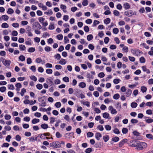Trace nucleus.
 <instances>
[{"mask_svg": "<svg viewBox=\"0 0 153 153\" xmlns=\"http://www.w3.org/2000/svg\"><path fill=\"white\" fill-rule=\"evenodd\" d=\"M102 116L103 117L105 118L108 119H110L109 118V114L107 112H105L103 113L102 114Z\"/></svg>", "mask_w": 153, "mask_h": 153, "instance_id": "15", "label": "nucleus"}, {"mask_svg": "<svg viewBox=\"0 0 153 153\" xmlns=\"http://www.w3.org/2000/svg\"><path fill=\"white\" fill-rule=\"evenodd\" d=\"M146 137L148 138L152 139L153 138V135H152V134H146Z\"/></svg>", "mask_w": 153, "mask_h": 153, "instance_id": "63", "label": "nucleus"}, {"mask_svg": "<svg viewBox=\"0 0 153 153\" xmlns=\"http://www.w3.org/2000/svg\"><path fill=\"white\" fill-rule=\"evenodd\" d=\"M64 118L68 122H69L70 121V117L68 115H66L64 117Z\"/></svg>", "mask_w": 153, "mask_h": 153, "instance_id": "50", "label": "nucleus"}, {"mask_svg": "<svg viewBox=\"0 0 153 153\" xmlns=\"http://www.w3.org/2000/svg\"><path fill=\"white\" fill-rule=\"evenodd\" d=\"M21 137L19 135H17L16 136L15 139L17 141H20L21 140Z\"/></svg>", "mask_w": 153, "mask_h": 153, "instance_id": "48", "label": "nucleus"}, {"mask_svg": "<svg viewBox=\"0 0 153 153\" xmlns=\"http://www.w3.org/2000/svg\"><path fill=\"white\" fill-rule=\"evenodd\" d=\"M113 82L115 84H117L119 83L120 80L118 79H115L113 80Z\"/></svg>", "mask_w": 153, "mask_h": 153, "instance_id": "58", "label": "nucleus"}, {"mask_svg": "<svg viewBox=\"0 0 153 153\" xmlns=\"http://www.w3.org/2000/svg\"><path fill=\"white\" fill-rule=\"evenodd\" d=\"M144 119L145 121L147 123H150L153 122V120L149 117L145 116Z\"/></svg>", "mask_w": 153, "mask_h": 153, "instance_id": "7", "label": "nucleus"}, {"mask_svg": "<svg viewBox=\"0 0 153 153\" xmlns=\"http://www.w3.org/2000/svg\"><path fill=\"white\" fill-rule=\"evenodd\" d=\"M79 86L82 88H84L86 86V84L85 82H81L79 83Z\"/></svg>", "mask_w": 153, "mask_h": 153, "instance_id": "24", "label": "nucleus"}, {"mask_svg": "<svg viewBox=\"0 0 153 153\" xmlns=\"http://www.w3.org/2000/svg\"><path fill=\"white\" fill-rule=\"evenodd\" d=\"M66 62H67L65 59L62 58L59 61V63L61 65H64L66 63Z\"/></svg>", "mask_w": 153, "mask_h": 153, "instance_id": "17", "label": "nucleus"}, {"mask_svg": "<svg viewBox=\"0 0 153 153\" xmlns=\"http://www.w3.org/2000/svg\"><path fill=\"white\" fill-rule=\"evenodd\" d=\"M108 109L110 111L111 114H115L117 113V111L112 105L108 107Z\"/></svg>", "mask_w": 153, "mask_h": 153, "instance_id": "4", "label": "nucleus"}, {"mask_svg": "<svg viewBox=\"0 0 153 153\" xmlns=\"http://www.w3.org/2000/svg\"><path fill=\"white\" fill-rule=\"evenodd\" d=\"M138 143H139L138 141H132L131 143V144H130V145L132 147H136L137 146Z\"/></svg>", "mask_w": 153, "mask_h": 153, "instance_id": "12", "label": "nucleus"}, {"mask_svg": "<svg viewBox=\"0 0 153 153\" xmlns=\"http://www.w3.org/2000/svg\"><path fill=\"white\" fill-rule=\"evenodd\" d=\"M39 22L42 23L44 21L45 19L43 18L42 17H40L38 18Z\"/></svg>", "mask_w": 153, "mask_h": 153, "instance_id": "54", "label": "nucleus"}, {"mask_svg": "<svg viewBox=\"0 0 153 153\" xmlns=\"http://www.w3.org/2000/svg\"><path fill=\"white\" fill-rule=\"evenodd\" d=\"M1 26L2 28H7L9 27V25L6 23H3L2 24Z\"/></svg>", "mask_w": 153, "mask_h": 153, "instance_id": "21", "label": "nucleus"}, {"mask_svg": "<svg viewBox=\"0 0 153 153\" xmlns=\"http://www.w3.org/2000/svg\"><path fill=\"white\" fill-rule=\"evenodd\" d=\"M93 38V36L92 35H89L87 36V39L88 41H90Z\"/></svg>", "mask_w": 153, "mask_h": 153, "instance_id": "45", "label": "nucleus"}, {"mask_svg": "<svg viewBox=\"0 0 153 153\" xmlns=\"http://www.w3.org/2000/svg\"><path fill=\"white\" fill-rule=\"evenodd\" d=\"M36 87L39 90L42 89L43 87L42 85L40 84H37Z\"/></svg>", "mask_w": 153, "mask_h": 153, "instance_id": "49", "label": "nucleus"}, {"mask_svg": "<svg viewBox=\"0 0 153 153\" xmlns=\"http://www.w3.org/2000/svg\"><path fill=\"white\" fill-rule=\"evenodd\" d=\"M52 70L51 69H48L46 70V72L48 74H51L52 73Z\"/></svg>", "mask_w": 153, "mask_h": 153, "instance_id": "56", "label": "nucleus"}, {"mask_svg": "<svg viewBox=\"0 0 153 153\" xmlns=\"http://www.w3.org/2000/svg\"><path fill=\"white\" fill-rule=\"evenodd\" d=\"M53 79L51 77L48 78L46 79V82L50 86H51L53 84Z\"/></svg>", "mask_w": 153, "mask_h": 153, "instance_id": "6", "label": "nucleus"}, {"mask_svg": "<svg viewBox=\"0 0 153 153\" xmlns=\"http://www.w3.org/2000/svg\"><path fill=\"white\" fill-rule=\"evenodd\" d=\"M44 14L46 15H51L53 14V12L51 9L48 10V11L45 12H44Z\"/></svg>", "mask_w": 153, "mask_h": 153, "instance_id": "23", "label": "nucleus"}, {"mask_svg": "<svg viewBox=\"0 0 153 153\" xmlns=\"http://www.w3.org/2000/svg\"><path fill=\"white\" fill-rule=\"evenodd\" d=\"M19 46V49L21 51H24L26 49V47L24 45H20Z\"/></svg>", "mask_w": 153, "mask_h": 153, "instance_id": "16", "label": "nucleus"}, {"mask_svg": "<svg viewBox=\"0 0 153 153\" xmlns=\"http://www.w3.org/2000/svg\"><path fill=\"white\" fill-rule=\"evenodd\" d=\"M50 124H52L55 121V118L53 117H51L50 118Z\"/></svg>", "mask_w": 153, "mask_h": 153, "instance_id": "61", "label": "nucleus"}, {"mask_svg": "<svg viewBox=\"0 0 153 153\" xmlns=\"http://www.w3.org/2000/svg\"><path fill=\"white\" fill-rule=\"evenodd\" d=\"M63 80L64 82H69V78L68 77L65 76L63 78Z\"/></svg>", "mask_w": 153, "mask_h": 153, "instance_id": "53", "label": "nucleus"}, {"mask_svg": "<svg viewBox=\"0 0 153 153\" xmlns=\"http://www.w3.org/2000/svg\"><path fill=\"white\" fill-rule=\"evenodd\" d=\"M113 13L114 15L116 16H118L120 15L119 12L116 10H114Z\"/></svg>", "mask_w": 153, "mask_h": 153, "instance_id": "55", "label": "nucleus"}, {"mask_svg": "<svg viewBox=\"0 0 153 153\" xmlns=\"http://www.w3.org/2000/svg\"><path fill=\"white\" fill-rule=\"evenodd\" d=\"M81 92V91L78 89H76L75 92L74 94L77 97H79L80 94Z\"/></svg>", "mask_w": 153, "mask_h": 153, "instance_id": "11", "label": "nucleus"}, {"mask_svg": "<svg viewBox=\"0 0 153 153\" xmlns=\"http://www.w3.org/2000/svg\"><path fill=\"white\" fill-rule=\"evenodd\" d=\"M120 95L118 94H115L113 97V98L115 100H117L120 97Z\"/></svg>", "mask_w": 153, "mask_h": 153, "instance_id": "34", "label": "nucleus"}, {"mask_svg": "<svg viewBox=\"0 0 153 153\" xmlns=\"http://www.w3.org/2000/svg\"><path fill=\"white\" fill-rule=\"evenodd\" d=\"M57 39L59 40H62L63 38V36L62 34H59L56 36Z\"/></svg>", "mask_w": 153, "mask_h": 153, "instance_id": "35", "label": "nucleus"}, {"mask_svg": "<svg viewBox=\"0 0 153 153\" xmlns=\"http://www.w3.org/2000/svg\"><path fill=\"white\" fill-rule=\"evenodd\" d=\"M1 59H2V62L5 66H9L10 65L11 61L10 60H6L3 57H1Z\"/></svg>", "mask_w": 153, "mask_h": 153, "instance_id": "3", "label": "nucleus"}, {"mask_svg": "<svg viewBox=\"0 0 153 153\" xmlns=\"http://www.w3.org/2000/svg\"><path fill=\"white\" fill-rule=\"evenodd\" d=\"M55 58L57 60H59L60 59L61 56L60 54L57 53L54 56Z\"/></svg>", "mask_w": 153, "mask_h": 153, "instance_id": "40", "label": "nucleus"}, {"mask_svg": "<svg viewBox=\"0 0 153 153\" xmlns=\"http://www.w3.org/2000/svg\"><path fill=\"white\" fill-rule=\"evenodd\" d=\"M147 146V144L145 142H140L139 141L137 146L136 148V149L138 150H140L146 148Z\"/></svg>", "mask_w": 153, "mask_h": 153, "instance_id": "1", "label": "nucleus"}, {"mask_svg": "<svg viewBox=\"0 0 153 153\" xmlns=\"http://www.w3.org/2000/svg\"><path fill=\"white\" fill-rule=\"evenodd\" d=\"M128 132V130L126 128H124L122 129V132L123 134H126Z\"/></svg>", "mask_w": 153, "mask_h": 153, "instance_id": "39", "label": "nucleus"}, {"mask_svg": "<svg viewBox=\"0 0 153 153\" xmlns=\"http://www.w3.org/2000/svg\"><path fill=\"white\" fill-rule=\"evenodd\" d=\"M109 40V39L108 37H105L104 39V42L106 44H107Z\"/></svg>", "mask_w": 153, "mask_h": 153, "instance_id": "59", "label": "nucleus"}, {"mask_svg": "<svg viewBox=\"0 0 153 153\" xmlns=\"http://www.w3.org/2000/svg\"><path fill=\"white\" fill-rule=\"evenodd\" d=\"M146 105L147 106L151 107V106H153V102H147L146 104Z\"/></svg>", "mask_w": 153, "mask_h": 153, "instance_id": "33", "label": "nucleus"}, {"mask_svg": "<svg viewBox=\"0 0 153 153\" xmlns=\"http://www.w3.org/2000/svg\"><path fill=\"white\" fill-rule=\"evenodd\" d=\"M39 122V120L38 119L34 118L32 120V123L33 124H36Z\"/></svg>", "mask_w": 153, "mask_h": 153, "instance_id": "18", "label": "nucleus"}, {"mask_svg": "<svg viewBox=\"0 0 153 153\" xmlns=\"http://www.w3.org/2000/svg\"><path fill=\"white\" fill-rule=\"evenodd\" d=\"M100 23V22L97 20H94V21L93 24L92 25L93 27H94L96 26L97 25Z\"/></svg>", "mask_w": 153, "mask_h": 153, "instance_id": "36", "label": "nucleus"}, {"mask_svg": "<svg viewBox=\"0 0 153 153\" xmlns=\"http://www.w3.org/2000/svg\"><path fill=\"white\" fill-rule=\"evenodd\" d=\"M111 21V19L109 18H107L104 20V23L106 25L108 24Z\"/></svg>", "mask_w": 153, "mask_h": 153, "instance_id": "20", "label": "nucleus"}, {"mask_svg": "<svg viewBox=\"0 0 153 153\" xmlns=\"http://www.w3.org/2000/svg\"><path fill=\"white\" fill-rule=\"evenodd\" d=\"M4 118L6 120H10L11 118V116L9 114H6L5 115Z\"/></svg>", "mask_w": 153, "mask_h": 153, "instance_id": "46", "label": "nucleus"}, {"mask_svg": "<svg viewBox=\"0 0 153 153\" xmlns=\"http://www.w3.org/2000/svg\"><path fill=\"white\" fill-rule=\"evenodd\" d=\"M35 51V49L33 47H31L29 48L28 49V51L30 53H33Z\"/></svg>", "mask_w": 153, "mask_h": 153, "instance_id": "29", "label": "nucleus"}, {"mask_svg": "<svg viewBox=\"0 0 153 153\" xmlns=\"http://www.w3.org/2000/svg\"><path fill=\"white\" fill-rule=\"evenodd\" d=\"M124 7L126 9H128L130 7L129 4L127 3H125L124 4Z\"/></svg>", "mask_w": 153, "mask_h": 153, "instance_id": "26", "label": "nucleus"}, {"mask_svg": "<svg viewBox=\"0 0 153 153\" xmlns=\"http://www.w3.org/2000/svg\"><path fill=\"white\" fill-rule=\"evenodd\" d=\"M97 128L101 131H102L104 130V128L103 126L100 125H99L97 126Z\"/></svg>", "mask_w": 153, "mask_h": 153, "instance_id": "38", "label": "nucleus"}, {"mask_svg": "<svg viewBox=\"0 0 153 153\" xmlns=\"http://www.w3.org/2000/svg\"><path fill=\"white\" fill-rule=\"evenodd\" d=\"M32 25L33 27L34 28H36L37 29H40L41 28V25L38 22H35Z\"/></svg>", "mask_w": 153, "mask_h": 153, "instance_id": "5", "label": "nucleus"}, {"mask_svg": "<svg viewBox=\"0 0 153 153\" xmlns=\"http://www.w3.org/2000/svg\"><path fill=\"white\" fill-rule=\"evenodd\" d=\"M55 106L57 108H59L61 107V104L60 102H57L55 104Z\"/></svg>", "mask_w": 153, "mask_h": 153, "instance_id": "62", "label": "nucleus"}, {"mask_svg": "<svg viewBox=\"0 0 153 153\" xmlns=\"http://www.w3.org/2000/svg\"><path fill=\"white\" fill-rule=\"evenodd\" d=\"M26 91V90L24 88H23L22 89L20 93V94L21 96H24L25 93Z\"/></svg>", "mask_w": 153, "mask_h": 153, "instance_id": "30", "label": "nucleus"}, {"mask_svg": "<svg viewBox=\"0 0 153 153\" xmlns=\"http://www.w3.org/2000/svg\"><path fill=\"white\" fill-rule=\"evenodd\" d=\"M114 132L117 134H119L120 133V131L117 128H115L113 130Z\"/></svg>", "mask_w": 153, "mask_h": 153, "instance_id": "44", "label": "nucleus"}, {"mask_svg": "<svg viewBox=\"0 0 153 153\" xmlns=\"http://www.w3.org/2000/svg\"><path fill=\"white\" fill-rule=\"evenodd\" d=\"M36 62L38 63H40L41 62H43V63H45V61H42V59L40 58H36Z\"/></svg>", "mask_w": 153, "mask_h": 153, "instance_id": "19", "label": "nucleus"}, {"mask_svg": "<svg viewBox=\"0 0 153 153\" xmlns=\"http://www.w3.org/2000/svg\"><path fill=\"white\" fill-rule=\"evenodd\" d=\"M105 127V128L107 131H109L111 129V126L109 125H106Z\"/></svg>", "mask_w": 153, "mask_h": 153, "instance_id": "41", "label": "nucleus"}, {"mask_svg": "<svg viewBox=\"0 0 153 153\" xmlns=\"http://www.w3.org/2000/svg\"><path fill=\"white\" fill-rule=\"evenodd\" d=\"M6 90V88L5 87L3 86L0 88V91L2 92H4Z\"/></svg>", "mask_w": 153, "mask_h": 153, "instance_id": "60", "label": "nucleus"}, {"mask_svg": "<svg viewBox=\"0 0 153 153\" xmlns=\"http://www.w3.org/2000/svg\"><path fill=\"white\" fill-rule=\"evenodd\" d=\"M14 12V11L12 8H8L7 13L10 14H12Z\"/></svg>", "mask_w": 153, "mask_h": 153, "instance_id": "27", "label": "nucleus"}, {"mask_svg": "<svg viewBox=\"0 0 153 153\" xmlns=\"http://www.w3.org/2000/svg\"><path fill=\"white\" fill-rule=\"evenodd\" d=\"M142 68L143 71L146 72L147 74H149L150 72V71L149 69H147L146 66H143L142 67Z\"/></svg>", "mask_w": 153, "mask_h": 153, "instance_id": "13", "label": "nucleus"}, {"mask_svg": "<svg viewBox=\"0 0 153 153\" xmlns=\"http://www.w3.org/2000/svg\"><path fill=\"white\" fill-rule=\"evenodd\" d=\"M19 59L21 61L23 62L25 60V58L24 56L21 55L19 57Z\"/></svg>", "mask_w": 153, "mask_h": 153, "instance_id": "25", "label": "nucleus"}, {"mask_svg": "<svg viewBox=\"0 0 153 153\" xmlns=\"http://www.w3.org/2000/svg\"><path fill=\"white\" fill-rule=\"evenodd\" d=\"M45 51L47 52H49L51 51V48L49 46H47L45 48Z\"/></svg>", "mask_w": 153, "mask_h": 153, "instance_id": "52", "label": "nucleus"}, {"mask_svg": "<svg viewBox=\"0 0 153 153\" xmlns=\"http://www.w3.org/2000/svg\"><path fill=\"white\" fill-rule=\"evenodd\" d=\"M124 14L126 16L130 17L134 15V13L132 10H130L125 12Z\"/></svg>", "mask_w": 153, "mask_h": 153, "instance_id": "9", "label": "nucleus"}, {"mask_svg": "<svg viewBox=\"0 0 153 153\" xmlns=\"http://www.w3.org/2000/svg\"><path fill=\"white\" fill-rule=\"evenodd\" d=\"M92 151V149L91 148H89L85 150V152L86 153H90Z\"/></svg>", "mask_w": 153, "mask_h": 153, "instance_id": "64", "label": "nucleus"}, {"mask_svg": "<svg viewBox=\"0 0 153 153\" xmlns=\"http://www.w3.org/2000/svg\"><path fill=\"white\" fill-rule=\"evenodd\" d=\"M8 87L9 90H13L15 89L14 86L13 85H9Z\"/></svg>", "mask_w": 153, "mask_h": 153, "instance_id": "37", "label": "nucleus"}, {"mask_svg": "<svg viewBox=\"0 0 153 153\" xmlns=\"http://www.w3.org/2000/svg\"><path fill=\"white\" fill-rule=\"evenodd\" d=\"M88 4V0H83L82 2V4L83 6H87Z\"/></svg>", "mask_w": 153, "mask_h": 153, "instance_id": "43", "label": "nucleus"}, {"mask_svg": "<svg viewBox=\"0 0 153 153\" xmlns=\"http://www.w3.org/2000/svg\"><path fill=\"white\" fill-rule=\"evenodd\" d=\"M119 140V138L118 137H115L112 138V140L114 142H117Z\"/></svg>", "mask_w": 153, "mask_h": 153, "instance_id": "42", "label": "nucleus"}, {"mask_svg": "<svg viewBox=\"0 0 153 153\" xmlns=\"http://www.w3.org/2000/svg\"><path fill=\"white\" fill-rule=\"evenodd\" d=\"M132 92V90L130 89H128L125 94L126 97H128L130 96Z\"/></svg>", "mask_w": 153, "mask_h": 153, "instance_id": "10", "label": "nucleus"}, {"mask_svg": "<svg viewBox=\"0 0 153 153\" xmlns=\"http://www.w3.org/2000/svg\"><path fill=\"white\" fill-rule=\"evenodd\" d=\"M95 136L97 140H100V138L102 137V135L99 132H97L95 134Z\"/></svg>", "mask_w": 153, "mask_h": 153, "instance_id": "14", "label": "nucleus"}, {"mask_svg": "<svg viewBox=\"0 0 153 153\" xmlns=\"http://www.w3.org/2000/svg\"><path fill=\"white\" fill-rule=\"evenodd\" d=\"M137 103L135 102H132L131 104V107L132 108H135L137 106Z\"/></svg>", "mask_w": 153, "mask_h": 153, "instance_id": "31", "label": "nucleus"}, {"mask_svg": "<svg viewBox=\"0 0 153 153\" xmlns=\"http://www.w3.org/2000/svg\"><path fill=\"white\" fill-rule=\"evenodd\" d=\"M117 109H120L121 108V106L119 102H118L117 103L116 105H115Z\"/></svg>", "mask_w": 153, "mask_h": 153, "instance_id": "32", "label": "nucleus"}, {"mask_svg": "<svg viewBox=\"0 0 153 153\" xmlns=\"http://www.w3.org/2000/svg\"><path fill=\"white\" fill-rule=\"evenodd\" d=\"M113 32L114 34H117L119 32V30L117 28H114L113 29Z\"/></svg>", "mask_w": 153, "mask_h": 153, "instance_id": "47", "label": "nucleus"}, {"mask_svg": "<svg viewBox=\"0 0 153 153\" xmlns=\"http://www.w3.org/2000/svg\"><path fill=\"white\" fill-rule=\"evenodd\" d=\"M1 18L4 21H6L9 19V17L7 15H3L2 16Z\"/></svg>", "mask_w": 153, "mask_h": 153, "instance_id": "28", "label": "nucleus"}, {"mask_svg": "<svg viewBox=\"0 0 153 153\" xmlns=\"http://www.w3.org/2000/svg\"><path fill=\"white\" fill-rule=\"evenodd\" d=\"M50 146L55 148H59L61 147V143L58 141H56L51 143L50 145Z\"/></svg>", "mask_w": 153, "mask_h": 153, "instance_id": "2", "label": "nucleus"}, {"mask_svg": "<svg viewBox=\"0 0 153 153\" xmlns=\"http://www.w3.org/2000/svg\"><path fill=\"white\" fill-rule=\"evenodd\" d=\"M131 53L134 55L135 54L136 55H137L138 53H140V51L139 50L137 49H131Z\"/></svg>", "mask_w": 153, "mask_h": 153, "instance_id": "8", "label": "nucleus"}, {"mask_svg": "<svg viewBox=\"0 0 153 153\" xmlns=\"http://www.w3.org/2000/svg\"><path fill=\"white\" fill-rule=\"evenodd\" d=\"M41 127L42 128L44 129H46L48 127V125L45 123L42 124L41 125Z\"/></svg>", "mask_w": 153, "mask_h": 153, "instance_id": "22", "label": "nucleus"}, {"mask_svg": "<svg viewBox=\"0 0 153 153\" xmlns=\"http://www.w3.org/2000/svg\"><path fill=\"white\" fill-rule=\"evenodd\" d=\"M131 122L133 124H136L138 122V120L136 119H132L131 120Z\"/></svg>", "mask_w": 153, "mask_h": 153, "instance_id": "51", "label": "nucleus"}, {"mask_svg": "<svg viewBox=\"0 0 153 153\" xmlns=\"http://www.w3.org/2000/svg\"><path fill=\"white\" fill-rule=\"evenodd\" d=\"M111 102V101L109 98L105 99L104 101V102L105 104H108Z\"/></svg>", "mask_w": 153, "mask_h": 153, "instance_id": "57", "label": "nucleus"}]
</instances>
